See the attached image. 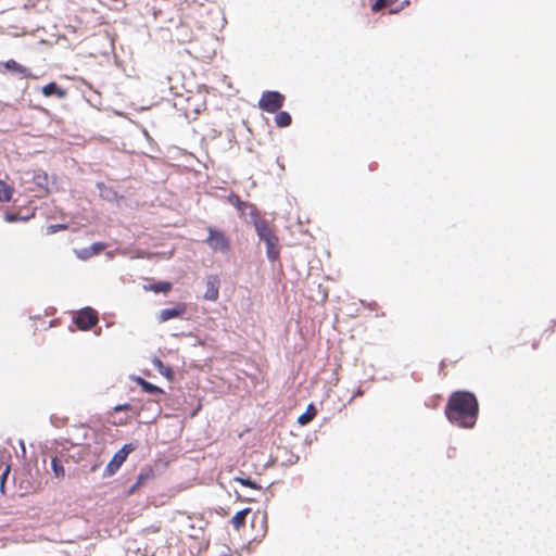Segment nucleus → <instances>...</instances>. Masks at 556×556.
<instances>
[{"instance_id": "nucleus-18", "label": "nucleus", "mask_w": 556, "mask_h": 556, "mask_svg": "<svg viewBox=\"0 0 556 556\" xmlns=\"http://www.w3.org/2000/svg\"><path fill=\"white\" fill-rule=\"evenodd\" d=\"M14 194V188L3 180H0V202H10Z\"/></svg>"}, {"instance_id": "nucleus-31", "label": "nucleus", "mask_w": 556, "mask_h": 556, "mask_svg": "<svg viewBox=\"0 0 556 556\" xmlns=\"http://www.w3.org/2000/svg\"><path fill=\"white\" fill-rule=\"evenodd\" d=\"M17 219H18L17 215H13V214H7L5 215V220L7 222H15Z\"/></svg>"}, {"instance_id": "nucleus-22", "label": "nucleus", "mask_w": 556, "mask_h": 556, "mask_svg": "<svg viewBox=\"0 0 556 556\" xmlns=\"http://www.w3.org/2000/svg\"><path fill=\"white\" fill-rule=\"evenodd\" d=\"M153 365L159 369L160 374L165 376L168 379L173 378V369L169 366L164 365V363L160 358L153 359Z\"/></svg>"}, {"instance_id": "nucleus-8", "label": "nucleus", "mask_w": 556, "mask_h": 556, "mask_svg": "<svg viewBox=\"0 0 556 556\" xmlns=\"http://www.w3.org/2000/svg\"><path fill=\"white\" fill-rule=\"evenodd\" d=\"M228 202L233 205L241 213V215H244L248 211L252 218L253 225H255L256 219H262L258 215L256 206L252 203L242 201L238 194L231 193L228 197Z\"/></svg>"}, {"instance_id": "nucleus-11", "label": "nucleus", "mask_w": 556, "mask_h": 556, "mask_svg": "<svg viewBox=\"0 0 556 556\" xmlns=\"http://www.w3.org/2000/svg\"><path fill=\"white\" fill-rule=\"evenodd\" d=\"M204 299L207 301H216L219 296V279L216 275L208 276L206 279V290Z\"/></svg>"}, {"instance_id": "nucleus-29", "label": "nucleus", "mask_w": 556, "mask_h": 556, "mask_svg": "<svg viewBox=\"0 0 556 556\" xmlns=\"http://www.w3.org/2000/svg\"><path fill=\"white\" fill-rule=\"evenodd\" d=\"M130 408H131L130 404L125 403V404H119V405L115 406L114 410L115 412H121V410H128Z\"/></svg>"}, {"instance_id": "nucleus-10", "label": "nucleus", "mask_w": 556, "mask_h": 556, "mask_svg": "<svg viewBox=\"0 0 556 556\" xmlns=\"http://www.w3.org/2000/svg\"><path fill=\"white\" fill-rule=\"evenodd\" d=\"M187 312L185 303H177L174 307L161 309L157 319L160 323H165L173 318L181 317Z\"/></svg>"}, {"instance_id": "nucleus-13", "label": "nucleus", "mask_w": 556, "mask_h": 556, "mask_svg": "<svg viewBox=\"0 0 556 556\" xmlns=\"http://www.w3.org/2000/svg\"><path fill=\"white\" fill-rule=\"evenodd\" d=\"M41 93L45 97H52L55 96L59 99H63L67 96L66 89L60 87L56 83L52 81L47 85H45L41 88Z\"/></svg>"}, {"instance_id": "nucleus-12", "label": "nucleus", "mask_w": 556, "mask_h": 556, "mask_svg": "<svg viewBox=\"0 0 556 556\" xmlns=\"http://www.w3.org/2000/svg\"><path fill=\"white\" fill-rule=\"evenodd\" d=\"M153 477H154V471L152 468H146V469L141 470V472L137 477V481L128 490V494L136 493L142 485H144Z\"/></svg>"}, {"instance_id": "nucleus-28", "label": "nucleus", "mask_w": 556, "mask_h": 556, "mask_svg": "<svg viewBox=\"0 0 556 556\" xmlns=\"http://www.w3.org/2000/svg\"><path fill=\"white\" fill-rule=\"evenodd\" d=\"M77 255L83 258V260H86L88 257H91L93 256L94 254H90V247L89 248H85L83 249L81 251L77 252Z\"/></svg>"}, {"instance_id": "nucleus-2", "label": "nucleus", "mask_w": 556, "mask_h": 556, "mask_svg": "<svg viewBox=\"0 0 556 556\" xmlns=\"http://www.w3.org/2000/svg\"><path fill=\"white\" fill-rule=\"evenodd\" d=\"M181 22L176 28V39L181 43L191 42L194 39L193 27L198 25L197 16L202 11V5L195 1L180 3Z\"/></svg>"}, {"instance_id": "nucleus-5", "label": "nucleus", "mask_w": 556, "mask_h": 556, "mask_svg": "<svg viewBox=\"0 0 556 556\" xmlns=\"http://www.w3.org/2000/svg\"><path fill=\"white\" fill-rule=\"evenodd\" d=\"M208 236L205 242L211 247L213 251L227 253L230 250V241L226 233L220 230H216L213 227L207 228Z\"/></svg>"}, {"instance_id": "nucleus-27", "label": "nucleus", "mask_w": 556, "mask_h": 556, "mask_svg": "<svg viewBox=\"0 0 556 556\" xmlns=\"http://www.w3.org/2000/svg\"><path fill=\"white\" fill-rule=\"evenodd\" d=\"M104 249H105V244L100 243V242L93 243L92 245H90V254L97 255L100 252H102Z\"/></svg>"}, {"instance_id": "nucleus-14", "label": "nucleus", "mask_w": 556, "mask_h": 556, "mask_svg": "<svg viewBox=\"0 0 556 556\" xmlns=\"http://www.w3.org/2000/svg\"><path fill=\"white\" fill-rule=\"evenodd\" d=\"M33 182L39 191L48 193L49 191V177L43 170H35L33 173Z\"/></svg>"}, {"instance_id": "nucleus-1", "label": "nucleus", "mask_w": 556, "mask_h": 556, "mask_svg": "<svg viewBox=\"0 0 556 556\" xmlns=\"http://www.w3.org/2000/svg\"><path fill=\"white\" fill-rule=\"evenodd\" d=\"M479 404L473 393L468 391L453 392L445 406L446 418L460 428H472L478 418Z\"/></svg>"}, {"instance_id": "nucleus-16", "label": "nucleus", "mask_w": 556, "mask_h": 556, "mask_svg": "<svg viewBox=\"0 0 556 556\" xmlns=\"http://www.w3.org/2000/svg\"><path fill=\"white\" fill-rule=\"evenodd\" d=\"M173 288L172 282L169 281H159L155 283H151L149 286H143L146 291H152L154 293H164L167 294Z\"/></svg>"}, {"instance_id": "nucleus-25", "label": "nucleus", "mask_w": 556, "mask_h": 556, "mask_svg": "<svg viewBox=\"0 0 556 556\" xmlns=\"http://www.w3.org/2000/svg\"><path fill=\"white\" fill-rule=\"evenodd\" d=\"M235 481L239 482L243 486H248L255 490L261 489V486L256 482L252 481L250 478L237 477L235 478Z\"/></svg>"}, {"instance_id": "nucleus-17", "label": "nucleus", "mask_w": 556, "mask_h": 556, "mask_svg": "<svg viewBox=\"0 0 556 556\" xmlns=\"http://www.w3.org/2000/svg\"><path fill=\"white\" fill-rule=\"evenodd\" d=\"M317 410L313 404H309L306 408V410L298 417V422L301 426H305L309 424L316 416Z\"/></svg>"}, {"instance_id": "nucleus-15", "label": "nucleus", "mask_w": 556, "mask_h": 556, "mask_svg": "<svg viewBox=\"0 0 556 556\" xmlns=\"http://www.w3.org/2000/svg\"><path fill=\"white\" fill-rule=\"evenodd\" d=\"M2 66L8 71L17 73L23 78H29L33 76L30 71L27 67L21 65L20 63H17L15 60H12V59L3 62Z\"/></svg>"}, {"instance_id": "nucleus-3", "label": "nucleus", "mask_w": 556, "mask_h": 556, "mask_svg": "<svg viewBox=\"0 0 556 556\" xmlns=\"http://www.w3.org/2000/svg\"><path fill=\"white\" fill-rule=\"evenodd\" d=\"M258 238L266 244V254L268 260L275 262L279 258L280 247L279 239L274 229L265 219H256L254 225Z\"/></svg>"}, {"instance_id": "nucleus-23", "label": "nucleus", "mask_w": 556, "mask_h": 556, "mask_svg": "<svg viewBox=\"0 0 556 556\" xmlns=\"http://www.w3.org/2000/svg\"><path fill=\"white\" fill-rule=\"evenodd\" d=\"M52 470L58 478H63L65 476V469L62 465V462L58 457H53L51 460Z\"/></svg>"}, {"instance_id": "nucleus-6", "label": "nucleus", "mask_w": 556, "mask_h": 556, "mask_svg": "<svg viewBox=\"0 0 556 556\" xmlns=\"http://www.w3.org/2000/svg\"><path fill=\"white\" fill-rule=\"evenodd\" d=\"M136 450V445L132 443H127L123 445L121 450H118L108 464V466L104 469L105 476H112L114 475L122 465L126 462L128 455Z\"/></svg>"}, {"instance_id": "nucleus-26", "label": "nucleus", "mask_w": 556, "mask_h": 556, "mask_svg": "<svg viewBox=\"0 0 556 556\" xmlns=\"http://www.w3.org/2000/svg\"><path fill=\"white\" fill-rule=\"evenodd\" d=\"M65 229H67V226L65 224H53V225L48 226L47 232L49 235H52L60 230H65Z\"/></svg>"}, {"instance_id": "nucleus-19", "label": "nucleus", "mask_w": 556, "mask_h": 556, "mask_svg": "<svg viewBox=\"0 0 556 556\" xmlns=\"http://www.w3.org/2000/svg\"><path fill=\"white\" fill-rule=\"evenodd\" d=\"M250 508H244L240 511H238L231 519V525L236 530H239L241 527L245 523V518L250 514Z\"/></svg>"}, {"instance_id": "nucleus-9", "label": "nucleus", "mask_w": 556, "mask_h": 556, "mask_svg": "<svg viewBox=\"0 0 556 556\" xmlns=\"http://www.w3.org/2000/svg\"><path fill=\"white\" fill-rule=\"evenodd\" d=\"M410 0H374L371 3V11L378 12L384 8L389 9L391 14L397 13L408 7Z\"/></svg>"}, {"instance_id": "nucleus-21", "label": "nucleus", "mask_w": 556, "mask_h": 556, "mask_svg": "<svg viewBox=\"0 0 556 556\" xmlns=\"http://www.w3.org/2000/svg\"><path fill=\"white\" fill-rule=\"evenodd\" d=\"M138 384L141 387V389L147 392V393H150V394H161L163 393V390L148 381H146L144 379L142 378H138Z\"/></svg>"}, {"instance_id": "nucleus-4", "label": "nucleus", "mask_w": 556, "mask_h": 556, "mask_svg": "<svg viewBox=\"0 0 556 556\" xmlns=\"http://www.w3.org/2000/svg\"><path fill=\"white\" fill-rule=\"evenodd\" d=\"M285 103V96L278 91H264L258 100V108L267 113L278 112Z\"/></svg>"}, {"instance_id": "nucleus-24", "label": "nucleus", "mask_w": 556, "mask_h": 556, "mask_svg": "<svg viewBox=\"0 0 556 556\" xmlns=\"http://www.w3.org/2000/svg\"><path fill=\"white\" fill-rule=\"evenodd\" d=\"M257 521H260L261 531L264 534L266 532V515L261 514V513L254 514L253 519H252V526L254 527L255 522H257Z\"/></svg>"}, {"instance_id": "nucleus-7", "label": "nucleus", "mask_w": 556, "mask_h": 556, "mask_svg": "<svg viewBox=\"0 0 556 556\" xmlns=\"http://www.w3.org/2000/svg\"><path fill=\"white\" fill-rule=\"evenodd\" d=\"M99 321V316L96 309L91 307H85L77 312L74 317V323L77 328L83 331L90 330Z\"/></svg>"}, {"instance_id": "nucleus-32", "label": "nucleus", "mask_w": 556, "mask_h": 556, "mask_svg": "<svg viewBox=\"0 0 556 556\" xmlns=\"http://www.w3.org/2000/svg\"><path fill=\"white\" fill-rule=\"evenodd\" d=\"M539 345H540V340H539V339H536V338H533V339L531 340V346H532V350H536V349L539 348Z\"/></svg>"}, {"instance_id": "nucleus-20", "label": "nucleus", "mask_w": 556, "mask_h": 556, "mask_svg": "<svg viewBox=\"0 0 556 556\" xmlns=\"http://www.w3.org/2000/svg\"><path fill=\"white\" fill-rule=\"evenodd\" d=\"M275 123L278 127H288L292 123L291 115L286 111L276 112Z\"/></svg>"}, {"instance_id": "nucleus-33", "label": "nucleus", "mask_w": 556, "mask_h": 556, "mask_svg": "<svg viewBox=\"0 0 556 556\" xmlns=\"http://www.w3.org/2000/svg\"><path fill=\"white\" fill-rule=\"evenodd\" d=\"M9 472V467L5 469V472L3 473V477H5Z\"/></svg>"}, {"instance_id": "nucleus-30", "label": "nucleus", "mask_w": 556, "mask_h": 556, "mask_svg": "<svg viewBox=\"0 0 556 556\" xmlns=\"http://www.w3.org/2000/svg\"><path fill=\"white\" fill-rule=\"evenodd\" d=\"M115 8L124 7L126 4V0H111Z\"/></svg>"}]
</instances>
